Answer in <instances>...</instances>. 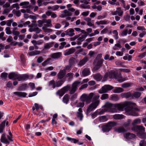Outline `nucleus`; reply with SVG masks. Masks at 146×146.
<instances>
[{"mask_svg": "<svg viewBox=\"0 0 146 146\" xmlns=\"http://www.w3.org/2000/svg\"><path fill=\"white\" fill-rule=\"evenodd\" d=\"M44 23H46V24L45 25V26L47 27H51L52 25L51 24V21L50 19H44Z\"/></svg>", "mask_w": 146, "mask_h": 146, "instance_id": "obj_29", "label": "nucleus"}, {"mask_svg": "<svg viewBox=\"0 0 146 146\" xmlns=\"http://www.w3.org/2000/svg\"><path fill=\"white\" fill-rule=\"evenodd\" d=\"M109 76L110 78H114L116 79L119 82H121L126 80L125 78L122 77L121 74H117L116 72L112 71L109 72Z\"/></svg>", "mask_w": 146, "mask_h": 146, "instance_id": "obj_3", "label": "nucleus"}, {"mask_svg": "<svg viewBox=\"0 0 146 146\" xmlns=\"http://www.w3.org/2000/svg\"><path fill=\"white\" fill-rule=\"evenodd\" d=\"M9 140L6 138V134L5 133L3 134L1 137L0 141L1 142L6 144H9L10 143Z\"/></svg>", "mask_w": 146, "mask_h": 146, "instance_id": "obj_9", "label": "nucleus"}, {"mask_svg": "<svg viewBox=\"0 0 146 146\" xmlns=\"http://www.w3.org/2000/svg\"><path fill=\"white\" fill-rule=\"evenodd\" d=\"M17 74L14 73H12L9 74V78L10 79H16Z\"/></svg>", "mask_w": 146, "mask_h": 146, "instance_id": "obj_34", "label": "nucleus"}, {"mask_svg": "<svg viewBox=\"0 0 146 146\" xmlns=\"http://www.w3.org/2000/svg\"><path fill=\"white\" fill-rule=\"evenodd\" d=\"M121 96L122 98H128L132 96V95L130 93H124L121 94Z\"/></svg>", "mask_w": 146, "mask_h": 146, "instance_id": "obj_23", "label": "nucleus"}, {"mask_svg": "<svg viewBox=\"0 0 146 146\" xmlns=\"http://www.w3.org/2000/svg\"><path fill=\"white\" fill-rule=\"evenodd\" d=\"M14 94L19 97H25L27 95L26 93L22 92H15Z\"/></svg>", "mask_w": 146, "mask_h": 146, "instance_id": "obj_19", "label": "nucleus"}, {"mask_svg": "<svg viewBox=\"0 0 146 146\" xmlns=\"http://www.w3.org/2000/svg\"><path fill=\"white\" fill-rule=\"evenodd\" d=\"M141 123V119H139L138 118L134 120L132 123V124L133 125H134L137 124H140Z\"/></svg>", "mask_w": 146, "mask_h": 146, "instance_id": "obj_42", "label": "nucleus"}, {"mask_svg": "<svg viewBox=\"0 0 146 146\" xmlns=\"http://www.w3.org/2000/svg\"><path fill=\"white\" fill-rule=\"evenodd\" d=\"M48 86L53 88H55L56 87L55 81L53 80L50 81L49 82Z\"/></svg>", "mask_w": 146, "mask_h": 146, "instance_id": "obj_36", "label": "nucleus"}, {"mask_svg": "<svg viewBox=\"0 0 146 146\" xmlns=\"http://www.w3.org/2000/svg\"><path fill=\"white\" fill-rule=\"evenodd\" d=\"M93 77L95 80L98 81L101 80L102 78V76L99 74L94 75Z\"/></svg>", "mask_w": 146, "mask_h": 146, "instance_id": "obj_24", "label": "nucleus"}, {"mask_svg": "<svg viewBox=\"0 0 146 146\" xmlns=\"http://www.w3.org/2000/svg\"><path fill=\"white\" fill-rule=\"evenodd\" d=\"M107 125L111 129L112 127L115 126L116 125V123L114 122H108Z\"/></svg>", "mask_w": 146, "mask_h": 146, "instance_id": "obj_45", "label": "nucleus"}, {"mask_svg": "<svg viewBox=\"0 0 146 146\" xmlns=\"http://www.w3.org/2000/svg\"><path fill=\"white\" fill-rule=\"evenodd\" d=\"M23 81L29 78V76L27 74H24L22 75Z\"/></svg>", "mask_w": 146, "mask_h": 146, "instance_id": "obj_59", "label": "nucleus"}, {"mask_svg": "<svg viewBox=\"0 0 146 146\" xmlns=\"http://www.w3.org/2000/svg\"><path fill=\"white\" fill-rule=\"evenodd\" d=\"M69 96L68 94H66L63 97V101L66 104H67L69 100Z\"/></svg>", "mask_w": 146, "mask_h": 146, "instance_id": "obj_37", "label": "nucleus"}, {"mask_svg": "<svg viewBox=\"0 0 146 146\" xmlns=\"http://www.w3.org/2000/svg\"><path fill=\"white\" fill-rule=\"evenodd\" d=\"M80 83V81H75L72 84V88L70 90V94H73L76 92Z\"/></svg>", "mask_w": 146, "mask_h": 146, "instance_id": "obj_7", "label": "nucleus"}, {"mask_svg": "<svg viewBox=\"0 0 146 146\" xmlns=\"http://www.w3.org/2000/svg\"><path fill=\"white\" fill-rule=\"evenodd\" d=\"M116 9L117 10V15L119 16H122L123 14V11L121 9L120 7H118L116 8Z\"/></svg>", "mask_w": 146, "mask_h": 146, "instance_id": "obj_38", "label": "nucleus"}, {"mask_svg": "<svg viewBox=\"0 0 146 146\" xmlns=\"http://www.w3.org/2000/svg\"><path fill=\"white\" fill-rule=\"evenodd\" d=\"M112 106V104H111L109 102H107L105 103L104 107L105 108V109L106 110H109L107 111H110V108Z\"/></svg>", "mask_w": 146, "mask_h": 146, "instance_id": "obj_27", "label": "nucleus"}, {"mask_svg": "<svg viewBox=\"0 0 146 146\" xmlns=\"http://www.w3.org/2000/svg\"><path fill=\"white\" fill-rule=\"evenodd\" d=\"M132 84L131 83H125L122 84L121 86L124 88H127L130 87Z\"/></svg>", "mask_w": 146, "mask_h": 146, "instance_id": "obj_40", "label": "nucleus"}, {"mask_svg": "<svg viewBox=\"0 0 146 146\" xmlns=\"http://www.w3.org/2000/svg\"><path fill=\"white\" fill-rule=\"evenodd\" d=\"M90 73L89 69L88 68L84 69L82 71V74L84 76L89 75Z\"/></svg>", "mask_w": 146, "mask_h": 146, "instance_id": "obj_17", "label": "nucleus"}, {"mask_svg": "<svg viewBox=\"0 0 146 146\" xmlns=\"http://www.w3.org/2000/svg\"><path fill=\"white\" fill-rule=\"evenodd\" d=\"M78 111V112H77L78 116L79 117L80 120L81 121L82 120L83 117V115L82 113V109L80 108L79 109Z\"/></svg>", "mask_w": 146, "mask_h": 146, "instance_id": "obj_31", "label": "nucleus"}, {"mask_svg": "<svg viewBox=\"0 0 146 146\" xmlns=\"http://www.w3.org/2000/svg\"><path fill=\"white\" fill-rule=\"evenodd\" d=\"M51 60L50 58H48L46 60L44 61L42 63V65L43 66H44L49 63V62Z\"/></svg>", "mask_w": 146, "mask_h": 146, "instance_id": "obj_54", "label": "nucleus"}, {"mask_svg": "<svg viewBox=\"0 0 146 146\" xmlns=\"http://www.w3.org/2000/svg\"><path fill=\"white\" fill-rule=\"evenodd\" d=\"M128 33V30L127 29H125L123 30L120 34V35L122 36H126Z\"/></svg>", "mask_w": 146, "mask_h": 146, "instance_id": "obj_48", "label": "nucleus"}, {"mask_svg": "<svg viewBox=\"0 0 146 146\" xmlns=\"http://www.w3.org/2000/svg\"><path fill=\"white\" fill-rule=\"evenodd\" d=\"M76 62V60L75 58L73 57L71 58L69 60V65L72 67L74 66Z\"/></svg>", "mask_w": 146, "mask_h": 146, "instance_id": "obj_18", "label": "nucleus"}, {"mask_svg": "<svg viewBox=\"0 0 146 146\" xmlns=\"http://www.w3.org/2000/svg\"><path fill=\"white\" fill-rule=\"evenodd\" d=\"M110 21L108 20H101L99 21H97L95 23L96 24L99 26L100 25H107L109 24Z\"/></svg>", "mask_w": 146, "mask_h": 146, "instance_id": "obj_16", "label": "nucleus"}, {"mask_svg": "<svg viewBox=\"0 0 146 146\" xmlns=\"http://www.w3.org/2000/svg\"><path fill=\"white\" fill-rule=\"evenodd\" d=\"M133 106H129L130 105L129 102H125L120 103L116 104L114 105L115 108L119 111H123L124 109L127 114L134 116H138V114L134 111H139L137 108L135 107L136 104L135 103H132Z\"/></svg>", "mask_w": 146, "mask_h": 146, "instance_id": "obj_1", "label": "nucleus"}, {"mask_svg": "<svg viewBox=\"0 0 146 146\" xmlns=\"http://www.w3.org/2000/svg\"><path fill=\"white\" fill-rule=\"evenodd\" d=\"M75 49L73 48H70L66 50L64 52V55L65 56L70 55L73 53L75 51Z\"/></svg>", "mask_w": 146, "mask_h": 146, "instance_id": "obj_15", "label": "nucleus"}, {"mask_svg": "<svg viewBox=\"0 0 146 146\" xmlns=\"http://www.w3.org/2000/svg\"><path fill=\"white\" fill-rule=\"evenodd\" d=\"M62 13L60 15V17L64 18L67 16H70L72 15V13L68 10H65L62 12Z\"/></svg>", "mask_w": 146, "mask_h": 146, "instance_id": "obj_10", "label": "nucleus"}, {"mask_svg": "<svg viewBox=\"0 0 146 146\" xmlns=\"http://www.w3.org/2000/svg\"><path fill=\"white\" fill-rule=\"evenodd\" d=\"M108 110H106L105 109H98L94 113H93V115H96L98 114L102 115V114L104 112L106 111H107Z\"/></svg>", "mask_w": 146, "mask_h": 146, "instance_id": "obj_14", "label": "nucleus"}, {"mask_svg": "<svg viewBox=\"0 0 146 146\" xmlns=\"http://www.w3.org/2000/svg\"><path fill=\"white\" fill-rule=\"evenodd\" d=\"M70 88L69 86L67 85L62 88L58 90L56 92L57 95H59L60 97L62 96Z\"/></svg>", "mask_w": 146, "mask_h": 146, "instance_id": "obj_6", "label": "nucleus"}, {"mask_svg": "<svg viewBox=\"0 0 146 146\" xmlns=\"http://www.w3.org/2000/svg\"><path fill=\"white\" fill-rule=\"evenodd\" d=\"M42 29L44 31L45 33H50L52 32V30L50 29L47 28L45 27H42Z\"/></svg>", "mask_w": 146, "mask_h": 146, "instance_id": "obj_41", "label": "nucleus"}, {"mask_svg": "<svg viewBox=\"0 0 146 146\" xmlns=\"http://www.w3.org/2000/svg\"><path fill=\"white\" fill-rule=\"evenodd\" d=\"M120 70L121 71L126 73L129 72L131 71L130 69H129L121 68L120 69Z\"/></svg>", "mask_w": 146, "mask_h": 146, "instance_id": "obj_60", "label": "nucleus"}, {"mask_svg": "<svg viewBox=\"0 0 146 146\" xmlns=\"http://www.w3.org/2000/svg\"><path fill=\"white\" fill-rule=\"evenodd\" d=\"M103 61L104 60L102 58L95 59L94 62V70H98L102 66Z\"/></svg>", "mask_w": 146, "mask_h": 146, "instance_id": "obj_5", "label": "nucleus"}, {"mask_svg": "<svg viewBox=\"0 0 146 146\" xmlns=\"http://www.w3.org/2000/svg\"><path fill=\"white\" fill-rule=\"evenodd\" d=\"M108 119L105 116H101L100 118V120L101 122H104L107 121Z\"/></svg>", "mask_w": 146, "mask_h": 146, "instance_id": "obj_52", "label": "nucleus"}, {"mask_svg": "<svg viewBox=\"0 0 146 146\" xmlns=\"http://www.w3.org/2000/svg\"><path fill=\"white\" fill-rule=\"evenodd\" d=\"M138 131H140L142 132H144L145 131V128L142 126H138Z\"/></svg>", "mask_w": 146, "mask_h": 146, "instance_id": "obj_62", "label": "nucleus"}, {"mask_svg": "<svg viewBox=\"0 0 146 146\" xmlns=\"http://www.w3.org/2000/svg\"><path fill=\"white\" fill-rule=\"evenodd\" d=\"M93 102L87 108L86 112L88 113L96 108L100 103V101L98 99L93 100Z\"/></svg>", "mask_w": 146, "mask_h": 146, "instance_id": "obj_4", "label": "nucleus"}, {"mask_svg": "<svg viewBox=\"0 0 146 146\" xmlns=\"http://www.w3.org/2000/svg\"><path fill=\"white\" fill-rule=\"evenodd\" d=\"M85 103L84 102H80L76 104V107H77L83 108L84 106Z\"/></svg>", "mask_w": 146, "mask_h": 146, "instance_id": "obj_53", "label": "nucleus"}, {"mask_svg": "<svg viewBox=\"0 0 146 146\" xmlns=\"http://www.w3.org/2000/svg\"><path fill=\"white\" fill-rule=\"evenodd\" d=\"M113 118L116 120H121L125 118V116L123 115L115 114L113 115Z\"/></svg>", "mask_w": 146, "mask_h": 146, "instance_id": "obj_21", "label": "nucleus"}, {"mask_svg": "<svg viewBox=\"0 0 146 146\" xmlns=\"http://www.w3.org/2000/svg\"><path fill=\"white\" fill-rule=\"evenodd\" d=\"M100 95L98 94L91 92L89 94H83L80 96V100L82 102H84L86 104H90L93 100L98 99Z\"/></svg>", "mask_w": 146, "mask_h": 146, "instance_id": "obj_2", "label": "nucleus"}, {"mask_svg": "<svg viewBox=\"0 0 146 146\" xmlns=\"http://www.w3.org/2000/svg\"><path fill=\"white\" fill-rule=\"evenodd\" d=\"M108 3L110 5H115L117 1V0H108Z\"/></svg>", "mask_w": 146, "mask_h": 146, "instance_id": "obj_55", "label": "nucleus"}, {"mask_svg": "<svg viewBox=\"0 0 146 146\" xmlns=\"http://www.w3.org/2000/svg\"><path fill=\"white\" fill-rule=\"evenodd\" d=\"M17 27H14L13 28L12 32L14 35H19L20 34L19 32L17 31Z\"/></svg>", "mask_w": 146, "mask_h": 146, "instance_id": "obj_30", "label": "nucleus"}, {"mask_svg": "<svg viewBox=\"0 0 146 146\" xmlns=\"http://www.w3.org/2000/svg\"><path fill=\"white\" fill-rule=\"evenodd\" d=\"M74 32V30L73 29L70 28L65 31V32L66 33V35H68L69 36H72L75 35Z\"/></svg>", "mask_w": 146, "mask_h": 146, "instance_id": "obj_13", "label": "nucleus"}, {"mask_svg": "<svg viewBox=\"0 0 146 146\" xmlns=\"http://www.w3.org/2000/svg\"><path fill=\"white\" fill-rule=\"evenodd\" d=\"M53 44V42L46 43L44 44V48L45 49H48L52 47Z\"/></svg>", "mask_w": 146, "mask_h": 146, "instance_id": "obj_25", "label": "nucleus"}, {"mask_svg": "<svg viewBox=\"0 0 146 146\" xmlns=\"http://www.w3.org/2000/svg\"><path fill=\"white\" fill-rule=\"evenodd\" d=\"M124 137L126 139H129L135 138L136 136L133 133H127L124 134Z\"/></svg>", "mask_w": 146, "mask_h": 146, "instance_id": "obj_11", "label": "nucleus"}, {"mask_svg": "<svg viewBox=\"0 0 146 146\" xmlns=\"http://www.w3.org/2000/svg\"><path fill=\"white\" fill-rule=\"evenodd\" d=\"M137 29L138 31H141L143 32L145 30V29L143 26H138L137 27Z\"/></svg>", "mask_w": 146, "mask_h": 146, "instance_id": "obj_63", "label": "nucleus"}, {"mask_svg": "<svg viewBox=\"0 0 146 146\" xmlns=\"http://www.w3.org/2000/svg\"><path fill=\"white\" fill-rule=\"evenodd\" d=\"M64 80H60L56 81L55 82L56 87H59L64 82Z\"/></svg>", "mask_w": 146, "mask_h": 146, "instance_id": "obj_35", "label": "nucleus"}, {"mask_svg": "<svg viewBox=\"0 0 146 146\" xmlns=\"http://www.w3.org/2000/svg\"><path fill=\"white\" fill-rule=\"evenodd\" d=\"M40 53V51L39 50H35L29 53V54L30 56H32L39 54Z\"/></svg>", "mask_w": 146, "mask_h": 146, "instance_id": "obj_33", "label": "nucleus"}, {"mask_svg": "<svg viewBox=\"0 0 146 146\" xmlns=\"http://www.w3.org/2000/svg\"><path fill=\"white\" fill-rule=\"evenodd\" d=\"M80 7L82 8L86 9H89L90 8V6L89 5H85L84 4H82L80 5Z\"/></svg>", "mask_w": 146, "mask_h": 146, "instance_id": "obj_58", "label": "nucleus"}, {"mask_svg": "<svg viewBox=\"0 0 146 146\" xmlns=\"http://www.w3.org/2000/svg\"><path fill=\"white\" fill-rule=\"evenodd\" d=\"M113 34V37L115 39H117L118 38V33L116 30H114L112 32Z\"/></svg>", "mask_w": 146, "mask_h": 146, "instance_id": "obj_44", "label": "nucleus"}, {"mask_svg": "<svg viewBox=\"0 0 146 146\" xmlns=\"http://www.w3.org/2000/svg\"><path fill=\"white\" fill-rule=\"evenodd\" d=\"M141 93L135 92L133 94L132 97H134L135 98H137L141 96Z\"/></svg>", "mask_w": 146, "mask_h": 146, "instance_id": "obj_51", "label": "nucleus"}, {"mask_svg": "<svg viewBox=\"0 0 146 146\" xmlns=\"http://www.w3.org/2000/svg\"><path fill=\"white\" fill-rule=\"evenodd\" d=\"M139 137L141 138L146 139V133L144 132L141 133H139L138 134Z\"/></svg>", "mask_w": 146, "mask_h": 146, "instance_id": "obj_47", "label": "nucleus"}, {"mask_svg": "<svg viewBox=\"0 0 146 146\" xmlns=\"http://www.w3.org/2000/svg\"><path fill=\"white\" fill-rule=\"evenodd\" d=\"M61 53L60 52L54 53L51 55V57L53 58H60L61 56Z\"/></svg>", "mask_w": 146, "mask_h": 146, "instance_id": "obj_22", "label": "nucleus"}, {"mask_svg": "<svg viewBox=\"0 0 146 146\" xmlns=\"http://www.w3.org/2000/svg\"><path fill=\"white\" fill-rule=\"evenodd\" d=\"M8 74L6 72H3L1 73V77L3 80H5L7 78Z\"/></svg>", "mask_w": 146, "mask_h": 146, "instance_id": "obj_46", "label": "nucleus"}, {"mask_svg": "<svg viewBox=\"0 0 146 146\" xmlns=\"http://www.w3.org/2000/svg\"><path fill=\"white\" fill-rule=\"evenodd\" d=\"M111 98L112 100L114 101H117L119 99V97L116 95L112 96Z\"/></svg>", "mask_w": 146, "mask_h": 146, "instance_id": "obj_49", "label": "nucleus"}, {"mask_svg": "<svg viewBox=\"0 0 146 146\" xmlns=\"http://www.w3.org/2000/svg\"><path fill=\"white\" fill-rule=\"evenodd\" d=\"M59 7V5H56L52 6H48L47 8L49 10H51L52 11H55L58 10Z\"/></svg>", "mask_w": 146, "mask_h": 146, "instance_id": "obj_26", "label": "nucleus"}, {"mask_svg": "<svg viewBox=\"0 0 146 146\" xmlns=\"http://www.w3.org/2000/svg\"><path fill=\"white\" fill-rule=\"evenodd\" d=\"M131 120L129 119L127 120V121L125 123L123 124V125L125 127H127L128 126L130 123Z\"/></svg>", "mask_w": 146, "mask_h": 146, "instance_id": "obj_56", "label": "nucleus"}, {"mask_svg": "<svg viewBox=\"0 0 146 146\" xmlns=\"http://www.w3.org/2000/svg\"><path fill=\"white\" fill-rule=\"evenodd\" d=\"M88 59L87 57H85L80 61L79 62L78 64V65L80 67L84 65L88 61Z\"/></svg>", "mask_w": 146, "mask_h": 146, "instance_id": "obj_20", "label": "nucleus"}, {"mask_svg": "<svg viewBox=\"0 0 146 146\" xmlns=\"http://www.w3.org/2000/svg\"><path fill=\"white\" fill-rule=\"evenodd\" d=\"M5 30L6 31V33L7 34L10 35L11 34L12 32L11 30L10 27H6L5 28Z\"/></svg>", "mask_w": 146, "mask_h": 146, "instance_id": "obj_50", "label": "nucleus"}, {"mask_svg": "<svg viewBox=\"0 0 146 146\" xmlns=\"http://www.w3.org/2000/svg\"><path fill=\"white\" fill-rule=\"evenodd\" d=\"M140 146H146V142L144 140H142L140 142Z\"/></svg>", "mask_w": 146, "mask_h": 146, "instance_id": "obj_64", "label": "nucleus"}, {"mask_svg": "<svg viewBox=\"0 0 146 146\" xmlns=\"http://www.w3.org/2000/svg\"><path fill=\"white\" fill-rule=\"evenodd\" d=\"M87 36V34H83L78 38V40L80 41H82L84 40Z\"/></svg>", "mask_w": 146, "mask_h": 146, "instance_id": "obj_43", "label": "nucleus"}, {"mask_svg": "<svg viewBox=\"0 0 146 146\" xmlns=\"http://www.w3.org/2000/svg\"><path fill=\"white\" fill-rule=\"evenodd\" d=\"M111 129L110 128L107 124L104 126L102 128V130L104 132H108Z\"/></svg>", "mask_w": 146, "mask_h": 146, "instance_id": "obj_39", "label": "nucleus"}, {"mask_svg": "<svg viewBox=\"0 0 146 146\" xmlns=\"http://www.w3.org/2000/svg\"><path fill=\"white\" fill-rule=\"evenodd\" d=\"M113 88V87L109 85H105L102 87L101 90H99V92L101 94L106 93L108 91L110 90Z\"/></svg>", "mask_w": 146, "mask_h": 146, "instance_id": "obj_8", "label": "nucleus"}, {"mask_svg": "<svg viewBox=\"0 0 146 146\" xmlns=\"http://www.w3.org/2000/svg\"><path fill=\"white\" fill-rule=\"evenodd\" d=\"M108 98V95L107 94H104L102 95L101 99L102 100H104Z\"/></svg>", "mask_w": 146, "mask_h": 146, "instance_id": "obj_57", "label": "nucleus"}, {"mask_svg": "<svg viewBox=\"0 0 146 146\" xmlns=\"http://www.w3.org/2000/svg\"><path fill=\"white\" fill-rule=\"evenodd\" d=\"M66 74V71L63 70H60L57 74V77L58 79L63 78Z\"/></svg>", "mask_w": 146, "mask_h": 146, "instance_id": "obj_12", "label": "nucleus"}, {"mask_svg": "<svg viewBox=\"0 0 146 146\" xmlns=\"http://www.w3.org/2000/svg\"><path fill=\"white\" fill-rule=\"evenodd\" d=\"M116 131L119 133H123L125 132L126 130L123 127H119L115 129Z\"/></svg>", "mask_w": 146, "mask_h": 146, "instance_id": "obj_32", "label": "nucleus"}, {"mask_svg": "<svg viewBox=\"0 0 146 146\" xmlns=\"http://www.w3.org/2000/svg\"><path fill=\"white\" fill-rule=\"evenodd\" d=\"M123 91V90L121 87H115L113 90V92L115 93H119Z\"/></svg>", "mask_w": 146, "mask_h": 146, "instance_id": "obj_28", "label": "nucleus"}, {"mask_svg": "<svg viewBox=\"0 0 146 146\" xmlns=\"http://www.w3.org/2000/svg\"><path fill=\"white\" fill-rule=\"evenodd\" d=\"M133 126V127L131 128L132 130L135 131L137 132L138 131V126L135 125Z\"/></svg>", "mask_w": 146, "mask_h": 146, "instance_id": "obj_61", "label": "nucleus"}]
</instances>
